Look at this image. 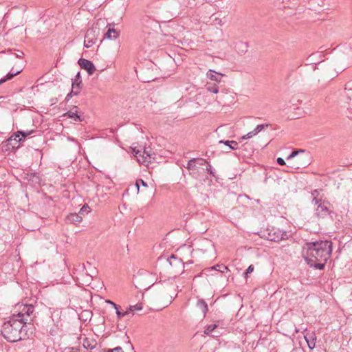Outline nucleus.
Listing matches in <instances>:
<instances>
[{"label":"nucleus","mask_w":352,"mask_h":352,"mask_svg":"<svg viewBox=\"0 0 352 352\" xmlns=\"http://www.w3.org/2000/svg\"><path fill=\"white\" fill-rule=\"evenodd\" d=\"M138 184H140V186L141 185L144 187L148 186L147 183L145 181H144L142 179H139L136 180L135 186H138Z\"/></svg>","instance_id":"e433bc0d"},{"label":"nucleus","mask_w":352,"mask_h":352,"mask_svg":"<svg viewBox=\"0 0 352 352\" xmlns=\"http://www.w3.org/2000/svg\"><path fill=\"white\" fill-rule=\"evenodd\" d=\"M133 152L135 153V156L137 157L138 162L140 163H141L142 162V160H140L139 157H142V151H140V150H135V148L133 149Z\"/></svg>","instance_id":"c9c22d12"},{"label":"nucleus","mask_w":352,"mask_h":352,"mask_svg":"<svg viewBox=\"0 0 352 352\" xmlns=\"http://www.w3.org/2000/svg\"><path fill=\"white\" fill-rule=\"evenodd\" d=\"M295 331L297 333V332H298V331H299V330H298V329H296Z\"/></svg>","instance_id":"8fccbe9b"},{"label":"nucleus","mask_w":352,"mask_h":352,"mask_svg":"<svg viewBox=\"0 0 352 352\" xmlns=\"http://www.w3.org/2000/svg\"><path fill=\"white\" fill-rule=\"evenodd\" d=\"M77 95L78 91L74 90V89L72 88L71 91L69 94H67V95L65 97V101L68 102L73 96Z\"/></svg>","instance_id":"c756f323"},{"label":"nucleus","mask_w":352,"mask_h":352,"mask_svg":"<svg viewBox=\"0 0 352 352\" xmlns=\"http://www.w3.org/2000/svg\"><path fill=\"white\" fill-rule=\"evenodd\" d=\"M206 89L213 94H217L219 92V86L216 83L208 82L206 85Z\"/></svg>","instance_id":"4be33fe9"},{"label":"nucleus","mask_w":352,"mask_h":352,"mask_svg":"<svg viewBox=\"0 0 352 352\" xmlns=\"http://www.w3.org/2000/svg\"><path fill=\"white\" fill-rule=\"evenodd\" d=\"M207 77L215 82H221V77L223 76L221 73H217L214 70L209 69L206 74Z\"/></svg>","instance_id":"f3484780"},{"label":"nucleus","mask_w":352,"mask_h":352,"mask_svg":"<svg viewBox=\"0 0 352 352\" xmlns=\"http://www.w3.org/2000/svg\"><path fill=\"white\" fill-rule=\"evenodd\" d=\"M185 168L189 170L194 172L197 168V166L196 165L195 158H192V159L188 160L186 166H185Z\"/></svg>","instance_id":"5701e85b"},{"label":"nucleus","mask_w":352,"mask_h":352,"mask_svg":"<svg viewBox=\"0 0 352 352\" xmlns=\"http://www.w3.org/2000/svg\"><path fill=\"white\" fill-rule=\"evenodd\" d=\"M78 351H80L79 348L76 347H72L65 349V352H78Z\"/></svg>","instance_id":"58836bf2"},{"label":"nucleus","mask_w":352,"mask_h":352,"mask_svg":"<svg viewBox=\"0 0 352 352\" xmlns=\"http://www.w3.org/2000/svg\"><path fill=\"white\" fill-rule=\"evenodd\" d=\"M254 265H250L247 268V270L245 271V272L243 273V274H244V277H245V278H248V274H250V273H252V272L254 271Z\"/></svg>","instance_id":"72a5a7b5"},{"label":"nucleus","mask_w":352,"mask_h":352,"mask_svg":"<svg viewBox=\"0 0 352 352\" xmlns=\"http://www.w3.org/2000/svg\"><path fill=\"white\" fill-rule=\"evenodd\" d=\"M126 311H129V314L130 312H133V309H129V307L126 309Z\"/></svg>","instance_id":"de8ad7c7"},{"label":"nucleus","mask_w":352,"mask_h":352,"mask_svg":"<svg viewBox=\"0 0 352 352\" xmlns=\"http://www.w3.org/2000/svg\"><path fill=\"white\" fill-rule=\"evenodd\" d=\"M142 164L151 163V159H154V157L151 156V154L147 151L146 148H144V151L142 152Z\"/></svg>","instance_id":"aec40b11"},{"label":"nucleus","mask_w":352,"mask_h":352,"mask_svg":"<svg viewBox=\"0 0 352 352\" xmlns=\"http://www.w3.org/2000/svg\"><path fill=\"white\" fill-rule=\"evenodd\" d=\"M81 80V76H80V73L78 72L76 76H75V79L73 80L72 82H78L79 80Z\"/></svg>","instance_id":"a19ab883"},{"label":"nucleus","mask_w":352,"mask_h":352,"mask_svg":"<svg viewBox=\"0 0 352 352\" xmlns=\"http://www.w3.org/2000/svg\"><path fill=\"white\" fill-rule=\"evenodd\" d=\"M333 243L329 240L307 242L302 247V257L315 270H323L332 254Z\"/></svg>","instance_id":"f257e3e1"},{"label":"nucleus","mask_w":352,"mask_h":352,"mask_svg":"<svg viewBox=\"0 0 352 352\" xmlns=\"http://www.w3.org/2000/svg\"><path fill=\"white\" fill-rule=\"evenodd\" d=\"M312 196L314 197L312 199V203H314L315 205L319 206L320 204H322L323 201L321 199H318L317 197L319 195V190H314L311 192Z\"/></svg>","instance_id":"393cba45"},{"label":"nucleus","mask_w":352,"mask_h":352,"mask_svg":"<svg viewBox=\"0 0 352 352\" xmlns=\"http://www.w3.org/2000/svg\"><path fill=\"white\" fill-rule=\"evenodd\" d=\"M331 208L332 206L328 201L323 200V202L317 206L316 209V215L318 218L321 219H324L329 215H331V214H334Z\"/></svg>","instance_id":"423d86ee"},{"label":"nucleus","mask_w":352,"mask_h":352,"mask_svg":"<svg viewBox=\"0 0 352 352\" xmlns=\"http://www.w3.org/2000/svg\"><path fill=\"white\" fill-rule=\"evenodd\" d=\"M170 266L175 271V272H179V271L184 270V263L181 258H177L175 255L172 254L167 258Z\"/></svg>","instance_id":"6e6552de"},{"label":"nucleus","mask_w":352,"mask_h":352,"mask_svg":"<svg viewBox=\"0 0 352 352\" xmlns=\"http://www.w3.org/2000/svg\"><path fill=\"white\" fill-rule=\"evenodd\" d=\"M99 34V30H96L94 28L89 29L85 36L84 46L86 48L91 47L94 44H95L97 36Z\"/></svg>","instance_id":"0eeeda50"},{"label":"nucleus","mask_w":352,"mask_h":352,"mask_svg":"<svg viewBox=\"0 0 352 352\" xmlns=\"http://www.w3.org/2000/svg\"><path fill=\"white\" fill-rule=\"evenodd\" d=\"M140 184H138V186H135L138 193L139 192V190H140Z\"/></svg>","instance_id":"a18cd8bd"},{"label":"nucleus","mask_w":352,"mask_h":352,"mask_svg":"<svg viewBox=\"0 0 352 352\" xmlns=\"http://www.w3.org/2000/svg\"><path fill=\"white\" fill-rule=\"evenodd\" d=\"M91 212V208L88 206V204H85L80 210L78 214H80V215H84L85 214H88Z\"/></svg>","instance_id":"bb28decb"},{"label":"nucleus","mask_w":352,"mask_h":352,"mask_svg":"<svg viewBox=\"0 0 352 352\" xmlns=\"http://www.w3.org/2000/svg\"><path fill=\"white\" fill-rule=\"evenodd\" d=\"M106 302L109 304V305H111L114 307V309H116L117 307L119 306L118 305L116 304L115 302H113L111 300H107Z\"/></svg>","instance_id":"79ce46f5"},{"label":"nucleus","mask_w":352,"mask_h":352,"mask_svg":"<svg viewBox=\"0 0 352 352\" xmlns=\"http://www.w3.org/2000/svg\"><path fill=\"white\" fill-rule=\"evenodd\" d=\"M276 162H277L278 164H279L280 166L285 165V160L282 157H278L276 159Z\"/></svg>","instance_id":"ea45409f"},{"label":"nucleus","mask_w":352,"mask_h":352,"mask_svg":"<svg viewBox=\"0 0 352 352\" xmlns=\"http://www.w3.org/2000/svg\"><path fill=\"white\" fill-rule=\"evenodd\" d=\"M120 306L117 307L115 309H116V315H117V318L118 320H120L122 318H123L124 316H126L129 314V311H120Z\"/></svg>","instance_id":"a878e982"},{"label":"nucleus","mask_w":352,"mask_h":352,"mask_svg":"<svg viewBox=\"0 0 352 352\" xmlns=\"http://www.w3.org/2000/svg\"><path fill=\"white\" fill-rule=\"evenodd\" d=\"M210 270H216V271L220 272L221 273H224L225 272L229 271L228 267L227 266L224 265L223 264H217V265L211 267Z\"/></svg>","instance_id":"b1692460"},{"label":"nucleus","mask_w":352,"mask_h":352,"mask_svg":"<svg viewBox=\"0 0 352 352\" xmlns=\"http://www.w3.org/2000/svg\"><path fill=\"white\" fill-rule=\"evenodd\" d=\"M261 237L267 240L278 242L287 238V232L280 230L279 228L272 227L261 231Z\"/></svg>","instance_id":"20e7f679"},{"label":"nucleus","mask_w":352,"mask_h":352,"mask_svg":"<svg viewBox=\"0 0 352 352\" xmlns=\"http://www.w3.org/2000/svg\"><path fill=\"white\" fill-rule=\"evenodd\" d=\"M220 322V320H217L215 323L208 325L204 329V333L206 335H210L215 329L219 326Z\"/></svg>","instance_id":"412c9836"},{"label":"nucleus","mask_w":352,"mask_h":352,"mask_svg":"<svg viewBox=\"0 0 352 352\" xmlns=\"http://www.w3.org/2000/svg\"><path fill=\"white\" fill-rule=\"evenodd\" d=\"M207 166H206V171L208 174H210V175L213 176V177H215V171H214V169L211 166V165L208 162V164H206Z\"/></svg>","instance_id":"7c9ffc66"},{"label":"nucleus","mask_w":352,"mask_h":352,"mask_svg":"<svg viewBox=\"0 0 352 352\" xmlns=\"http://www.w3.org/2000/svg\"><path fill=\"white\" fill-rule=\"evenodd\" d=\"M82 80H80L78 82H72V88L74 89V90L78 91V95L79 94L81 89H82Z\"/></svg>","instance_id":"cd10ccee"},{"label":"nucleus","mask_w":352,"mask_h":352,"mask_svg":"<svg viewBox=\"0 0 352 352\" xmlns=\"http://www.w3.org/2000/svg\"><path fill=\"white\" fill-rule=\"evenodd\" d=\"M82 220V216L77 213H70L65 218L67 223H73L76 225L78 223L81 222Z\"/></svg>","instance_id":"2eb2a0df"},{"label":"nucleus","mask_w":352,"mask_h":352,"mask_svg":"<svg viewBox=\"0 0 352 352\" xmlns=\"http://www.w3.org/2000/svg\"><path fill=\"white\" fill-rule=\"evenodd\" d=\"M344 89L346 90H349V91H351L352 90V80H349V82H347L346 84H345V87Z\"/></svg>","instance_id":"4c0bfd02"},{"label":"nucleus","mask_w":352,"mask_h":352,"mask_svg":"<svg viewBox=\"0 0 352 352\" xmlns=\"http://www.w3.org/2000/svg\"><path fill=\"white\" fill-rule=\"evenodd\" d=\"M78 107L74 106L73 108L63 114V117H67L72 119L74 122H82L84 120V117L78 113Z\"/></svg>","instance_id":"9b49d317"},{"label":"nucleus","mask_w":352,"mask_h":352,"mask_svg":"<svg viewBox=\"0 0 352 352\" xmlns=\"http://www.w3.org/2000/svg\"><path fill=\"white\" fill-rule=\"evenodd\" d=\"M78 63L81 69L87 72L89 75H92L96 70L95 65L89 60L81 58L78 60Z\"/></svg>","instance_id":"1a4fd4ad"},{"label":"nucleus","mask_w":352,"mask_h":352,"mask_svg":"<svg viewBox=\"0 0 352 352\" xmlns=\"http://www.w3.org/2000/svg\"><path fill=\"white\" fill-rule=\"evenodd\" d=\"M257 133L255 132L254 129L252 131L248 133L247 134L243 135L241 137L242 140L249 139L256 135Z\"/></svg>","instance_id":"473e14b6"},{"label":"nucleus","mask_w":352,"mask_h":352,"mask_svg":"<svg viewBox=\"0 0 352 352\" xmlns=\"http://www.w3.org/2000/svg\"><path fill=\"white\" fill-rule=\"evenodd\" d=\"M113 352H124L121 346H117L113 349Z\"/></svg>","instance_id":"37998d69"},{"label":"nucleus","mask_w":352,"mask_h":352,"mask_svg":"<svg viewBox=\"0 0 352 352\" xmlns=\"http://www.w3.org/2000/svg\"><path fill=\"white\" fill-rule=\"evenodd\" d=\"M32 175H33V176H34V177H38L37 176V173H33Z\"/></svg>","instance_id":"09e8293b"},{"label":"nucleus","mask_w":352,"mask_h":352,"mask_svg":"<svg viewBox=\"0 0 352 352\" xmlns=\"http://www.w3.org/2000/svg\"><path fill=\"white\" fill-rule=\"evenodd\" d=\"M129 309H133L134 311H140L142 309V304L137 303L135 305H131L129 307Z\"/></svg>","instance_id":"2f4dec72"},{"label":"nucleus","mask_w":352,"mask_h":352,"mask_svg":"<svg viewBox=\"0 0 352 352\" xmlns=\"http://www.w3.org/2000/svg\"><path fill=\"white\" fill-rule=\"evenodd\" d=\"M114 25L109 23L107 27H108V30L104 34V38L108 39H116L120 36V31L117 30L113 28Z\"/></svg>","instance_id":"ddd939ff"},{"label":"nucleus","mask_w":352,"mask_h":352,"mask_svg":"<svg viewBox=\"0 0 352 352\" xmlns=\"http://www.w3.org/2000/svg\"><path fill=\"white\" fill-rule=\"evenodd\" d=\"M22 307L17 314H12L13 316L17 319H22L24 324H27L28 321L32 322V319L30 318L34 311V307L32 305H22Z\"/></svg>","instance_id":"39448f33"},{"label":"nucleus","mask_w":352,"mask_h":352,"mask_svg":"<svg viewBox=\"0 0 352 352\" xmlns=\"http://www.w3.org/2000/svg\"><path fill=\"white\" fill-rule=\"evenodd\" d=\"M101 352H113V349H102Z\"/></svg>","instance_id":"c03bdc74"},{"label":"nucleus","mask_w":352,"mask_h":352,"mask_svg":"<svg viewBox=\"0 0 352 352\" xmlns=\"http://www.w3.org/2000/svg\"><path fill=\"white\" fill-rule=\"evenodd\" d=\"M196 160V165L198 164L199 166H204L208 164V161L204 158H195Z\"/></svg>","instance_id":"f704fd0d"},{"label":"nucleus","mask_w":352,"mask_h":352,"mask_svg":"<svg viewBox=\"0 0 352 352\" xmlns=\"http://www.w3.org/2000/svg\"><path fill=\"white\" fill-rule=\"evenodd\" d=\"M196 306L201 310L203 313V317L205 318L208 311V307L206 302L204 299L199 298L197 302Z\"/></svg>","instance_id":"dca6fc26"},{"label":"nucleus","mask_w":352,"mask_h":352,"mask_svg":"<svg viewBox=\"0 0 352 352\" xmlns=\"http://www.w3.org/2000/svg\"><path fill=\"white\" fill-rule=\"evenodd\" d=\"M270 126L269 124H261L256 126V127L254 129V131L256 133H259L261 131L263 130L264 129Z\"/></svg>","instance_id":"c85d7f7f"},{"label":"nucleus","mask_w":352,"mask_h":352,"mask_svg":"<svg viewBox=\"0 0 352 352\" xmlns=\"http://www.w3.org/2000/svg\"><path fill=\"white\" fill-rule=\"evenodd\" d=\"M296 158L292 163L291 168L294 169H300L305 168L310 164V156L309 153H307L305 150H294L292 153L287 157V160L292 158Z\"/></svg>","instance_id":"7ed1b4c3"},{"label":"nucleus","mask_w":352,"mask_h":352,"mask_svg":"<svg viewBox=\"0 0 352 352\" xmlns=\"http://www.w3.org/2000/svg\"><path fill=\"white\" fill-rule=\"evenodd\" d=\"M20 53H21V54H18L16 55V57H21V55H23V53L22 52H21Z\"/></svg>","instance_id":"49530a36"},{"label":"nucleus","mask_w":352,"mask_h":352,"mask_svg":"<svg viewBox=\"0 0 352 352\" xmlns=\"http://www.w3.org/2000/svg\"><path fill=\"white\" fill-rule=\"evenodd\" d=\"M304 338L307 343L308 347L310 350H312L316 346V336L314 331H307L305 333Z\"/></svg>","instance_id":"f8f14e48"},{"label":"nucleus","mask_w":352,"mask_h":352,"mask_svg":"<svg viewBox=\"0 0 352 352\" xmlns=\"http://www.w3.org/2000/svg\"><path fill=\"white\" fill-rule=\"evenodd\" d=\"M35 132L34 130H30V131H18L14 133V140L16 142H21L24 141L25 139L30 135L34 133Z\"/></svg>","instance_id":"4468645a"},{"label":"nucleus","mask_w":352,"mask_h":352,"mask_svg":"<svg viewBox=\"0 0 352 352\" xmlns=\"http://www.w3.org/2000/svg\"><path fill=\"white\" fill-rule=\"evenodd\" d=\"M3 338L8 342H15L28 338L27 324L22 319H17L12 316L9 320L5 322L1 330Z\"/></svg>","instance_id":"f03ea898"},{"label":"nucleus","mask_w":352,"mask_h":352,"mask_svg":"<svg viewBox=\"0 0 352 352\" xmlns=\"http://www.w3.org/2000/svg\"><path fill=\"white\" fill-rule=\"evenodd\" d=\"M21 72H22V69L14 72L13 68H12L11 69V71L8 74H7V75L5 77L0 79V85L3 84V82H6L8 80L12 79L15 76H16Z\"/></svg>","instance_id":"6ab92c4d"},{"label":"nucleus","mask_w":352,"mask_h":352,"mask_svg":"<svg viewBox=\"0 0 352 352\" xmlns=\"http://www.w3.org/2000/svg\"><path fill=\"white\" fill-rule=\"evenodd\" d=\"M219 144H223L228 146L229 150H236L239 148V143L234 140H220Z\"/></svg>","instance_id":"a211bd4d"},{"label":"nucleus","mask_w":352,"mask_h":352,"mask_svg":"<svg viewBox=\"0 0 352 352\" xmlns=\"http://www.w3.org/2000/svg\"><path fill=\"white\" fill-rule=\"evenodd\" d=\"M97 341L93 338H85L82 341V346L85 349L89 350V352H101L97 349Z\"/></svg>","instance_id":"9d476101"}]
</instances>
